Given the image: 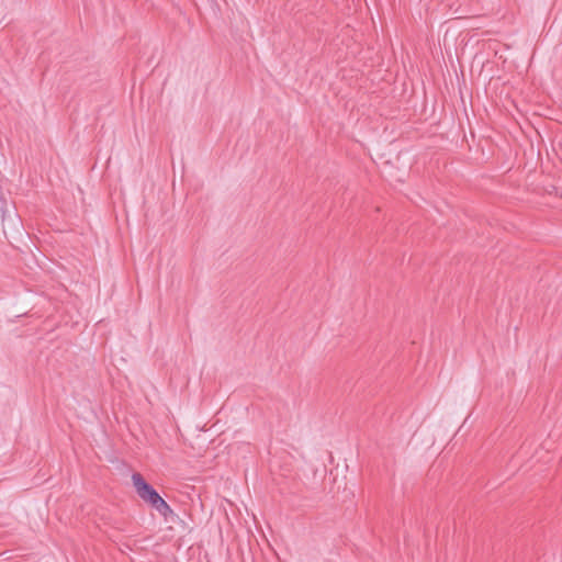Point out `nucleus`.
<instances>
[{
	"label": "nucleus",
	"mask_w": 562,
	"mask_h": 562,
	"mask_svg": "<svg viewBox=\"0 0 562 562\" xmlns=\"http://www.w3.org/2000/svg\"><path fill=\"white\" fill-rule=\"evenodd\" d=\"M133 485L137 492V495L146 503H148L159 515L165 519L173 515V510L168 503L158 494V492L145 481L139 473L132 475Z\"/></svg>",
	"instance_id": "1"
}]
</instances>
